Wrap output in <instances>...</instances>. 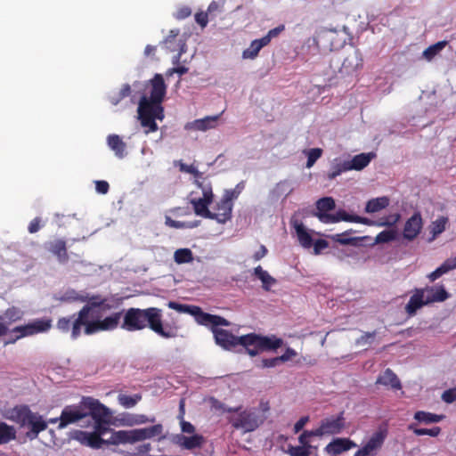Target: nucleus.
<instances>
[{"label":"nucleus","instance_id":"10","mask_svg":"<svg viewBox=\"0 0 456 456\" xmlns=\"http://www.w3.org/2000/svg\"><path fill=\"white\" fill-rule=\"evenodd\" d=\"M387 436V428H379L354 456H377Z\"/></svg>","mask_w":456,"mask_h":456},{"label":"nucleus","instance_id":"49","mask_svg":"<svg viewBox=\"0 0 456 456\" xmlns=\"http://www.w3.org/2000/svg\"><path fill=\"white\" fill-rule=\"evenodd\" d=\"M346 171H350L346 161L335 163L331 166L330 170L327 175V177L329 180H333L337 176L340 175L342 173Z\"/></svg>","mask_w":456,"mask_h":456},{"label":"nucleus","instance_id":"29","mask_svg":"<svg viewBox=\"0 0 456 456\" xmlns=\"http://www.w3.org/2000/svg\"><path fill=\"white\" fill-rule=\"evenodd\" d=\"M109 147L115 152L118 159H123L126 155V144L118 134H110L107 138Z\"/></svg>","mask_w":456,"mask_h":456},{"label":"nucleus","instance_id":"5","mask_svg":"<svg viewBox=\"0 0 456 456\" xmlns=\"http://www.w3.org/2000/svg\"><path fill=\"white\" fill-rule=\"evenodd\" d=\"M167 306L170 309L176 310L180 313H188L192 315L196 316L197 322L201 324L208 326V324H214V325H224V326H230L231 322L220 316V315H215L208 313H204L200 307L199 306H190L186 305H182L175 301H169L167 304Z\"/></svg>","mask_w":456,"mask_h":456},{"label":"nucleus","instance_id":"46","mask_svg":"<svg viewBox=\"0 0 456 456\" xmlns=\"http://www.w3.org/2000/svg\"><path fill=\"white\" fill-rule=\"evenodd\" d=\"M408 429L411 430L416 436H437L441 433V428L434 427L432 428H418L416 425L411 423L408 426Z\"/></svg>","mask_w":456,"mask_h":456},{"label":"nucleus","instance_id":"7","mask_svg":"<svg viewBox=\"0 0 456 456\" xmlns=\"http://www.w3.org/2000/svg\"><path fill=\"white\" fill-rule=\"evenodd\" d=\"M195 183L201 189L202 197L191 198L190 203L192 205L194 213L197 216L209 219L212 217V211L208 209V206L214 199L211 183L205 181L200 182L199 180H196Z\"/></svg>","mask_w":456,"mask_h":456},{"label":"nucleus","instance_id":"36","mask_svg":"<svg viewBox=\"0 0 456 456\" xmlns=\"http://www.w3.org/2000/svg\"><path fill=\"white\" fill-rule=\"evenodd\" d=\"M448 222V217L442 216L431 223L429 229L430 233L432 234V240H435L438 235L445 231Z\"/></svg>","mask_w":456,"mask_h":456},{"label":"nucleus","instance_id":"14","mask_svg":"<svg viewBox=\"0 0 456 456\" xmlns=\"http://www.w3.org/2000/svg\"><path fill=\"white\" fill-rule=\"evenodd\" d=\"M423 227V220L419 212H415L405 222L403 227V238L411 241L418 237Z\"/></svg>","mask_w":456,"mask_h":456},{"label":"nucleus","instance_id":"41","mask_svg":"<svg viewBox=\"0 0 456 456\" xmlns=\"http://www.w3.org/2000/svg\"><path fill=\"white\" fill-rule=\"evenodd\" d=\"M174 260L176 264H188L193 261V254L190 248H179L174 253Z\"/></svg>","mask_w":456,"mask_h":456},{"label":"nucleus","instance_id":"28","mask_svg":"<svg viewBox=\"0 0 456 456\" xmlns=\"http://www.w3.org/2000/svg\"><path fill=\"white\" fill-rule=\"evenodd\" d=\"M456 269V256L447 258L439 267L428 275V280L433 282L442 275Z\"/></svg>","mask_w":456,"mask_h":456},{"label":"nucleus","instance_id":"40","mask_svg":"<svg viewBox=\"0 0 456 456\" xmlns=\"http://www.w3.org/2000/svg\"><path fill=\"white\" fill-rule=\"evenodd\" d=\"M131 94V86L124 84L118 92H113L109 96V101L112 105H118L123 99Z\"/></svg>","mask_w":456,"mask_h":456},{"label":"nucleus","instance_id":"61","mask_svg":"<svg viewBox=\"0 0 456 456\" xmlns=\"http://www.w3.org/2000/svg\"><path fill=\"white\" fill-rule=\"evenodd\" d=\"M95 183V190L100 194H106L108 193L110 190V185L107 181L104 180H98L94 182Z\"/></svg>","mask_w":456,"mask_h":456},{"label":"nucleus","instance_id":"42","mask_svg":"<svg viewBox=\"0 0 456 456\" xmlns=\"http://www.w3.org/2000/svg\"><path fill=\"white\" fill-rule=\"evenodd\" d=\"M11 332L14 334V338L7 340L4 345L15 343L20 338L31 336L28 323L26 325L16 326L12 330Z\"/></svg>","mask_w":456,"mask_h":456},{"label":"nucleus","instance_id":"22","mask_svg":"<svg viewBox=\"0 0 456 456\" xmlns=\"http://www.w3.org/2000/svg\"><path fill=\"white\" fill-rule=\"evenodd\" d=\"M376 158L375 152L360 153L346 160L349 170L361 171L365 168L370 161Z\"/></svg>","mask_w":456,"mask_h":456},{"label":"nucleus","instance_id":"18","mask_svg":"<svg viewBox=\"0 0 456 456\" xmlns=\"http://www.w3.org/2000/svg\"><path fill=\"white\" fill-rule=\"evenodd\" d=\"M425 305H428V303L424 297L423 289H421V288L415 289L408 303L405 305L404 310L405 313L411 317L417 314L418 310Z\"/></svg>","mask_w":456,"mask_h":456},{"label":"nucleus","instance_id":"43","mask_svg":"<svg viewBox=\"0 0 456 456\" xmlns=\"http://www.w3.org/2000/svg\"><path fill=\"white\" fill-rule=\"evenodd\" d=\"M24 315L23 311L16 306H12L6 309L2 316L8 323H12L22 319Z\"/></svg>","mask_w":456,"mask_h":456},{"label":"nucleus","instance_id":"17","mask_svg":"<svg viewBox=\"0 0 456 456\" xmlns=\"http://www.w3.org/2000/svg\"><path fill=\"white\" fill-rule=\"evenodd\" d=\"M428 305L436 302H444L450 297L444 285L427 286L421 288Z\"/></svg>","mask_w":456,"mask_h":456},{"label":"nucleus","instance_id":"4","mask_svg":"<svg viewBox=\"0 0 456 456\" xmlns=\"http://www.w3.org/2000/svg\"><path fill=\"white\" fill-rule=\"evenodd\" d=\"M137 113L142 126L147 128V134L156 132L159 129L156 119L162 121L165 118L162 103L149 100L145 94L138 102Z\"/></svg>","mask_w":456,"mask_h":456},{"label":"nucleus","instance_id":"51","mask_svg":"<svg viewBox=\"0 0 456 456\" xmlns=\"http://www.w3.org/2000/svg\"><path fill=\"white\" fill-rule=\"evenodd\" d=\"M61 301L66 302H75V301H80L85 302L86 300V297L85 296L80 295L74 289H68L63 293V295L60 298Z\"/></svg>","mask_w":456,"mask_h":456},{"label":"nucleus","instance_id":"47","mask_svg":"<svg viewBox=\"0 0 456 456\" xmlns=\"http://www.w3.org/2000/svg\"><path fill=\"white\" fill-rule=\"evenodd\" d=\"M362 60L358 57V54L354 53L353 55H348L345 58L342 63V69L347 73L355 70L361 64Z\"/></svg>","mask_w":456,"mask_h":456},{"label":"nucleus","instance_id":"64","mask_svg":"<svg viewBox=\"0 0 456 456\" xmlns=\"http://www.w3.org/2000/svg\"><path fill=\"white\" fill-rule=\"evenodd\" d=\"M41 229V218L40 217H35L31 222L29 223L28 226V230L29 233H36Z\"/></svg>","mask_w":456,"mask_h":456},{"label":"nucleus","instance_id":"58","mask_svg":"<svg viewBox=\"0 0 456 456\" xmlns=\"http://www.w3.org/2000/svg\"><path fill=\"white\" fill-rule=\"evenodd\" d=\"M244 188V183L241 182L236 185L234 190L226 191L224 195V198H231V202H232L233 199H237L241 191Z\"/></svg>","mask_w":456,"mask_h":456},{"label":"nucleus","instance_id":"19","mask_svg":"<svg viewBox=\"0 0 456 456\" xmlns=\"http://www.w3.org/2000/svg\"><path fill=\"white\" fill-rule=\"evenodd\" d=\"M46 248L61 264H66L69 261V254L66 241L63 239H56L46 243Z\"/></svg>","mask_w":456,"mask_h":456},{"label":"nucleus","instance_id":"45","mask_svg":"<svg viewBox=\"0 0 456 456\" xmlns=\"http://www.w3.org/2000/svg\"><path fill=\"white\" fill-rule=\"evenodd\" d=\"M446 45V41H440L428 46L427 49L424 50L423 57L428 61H431L445 47Z\"/></svg>","mask_w":456,"mask_h":456},{"label":"nucleus","instance_id":"53","mask_svg":"<svg viewBox=\"0 0 456 456\" xmlns=\"http://www.w3.org/2000/svg\"><path fill=\"white\" fill-rule=\"evenodd\" d=\"M396 232L393 230L380 232L375 239L376 243H387L395 240Z\"/></svg>","mask_w":456,"mask_h":456},{"label":"nucleus","instance_id":"39","mask_svg":"<svg viewBox=\"0 0 456 456\" xmlns=\"http://www.w3.org/2000/svg\"><path fill=\"white\" fill-rule=\"evenodd\" d=\"M16 438V430L12 426L0 422V444H7Z\"/></svg>","mask_w":456,"mask_h":456},{"label":"nucleus","instance_id":"52","mask_svg":"<svg viewBox=\"0 0 456 456\" xmlns=\"http://www.w3.org/2000/svg\"><path fill=\"white\" fill-rule=\"evenodd\" d=\"M307 155V160H306V167L310 168L312 167L314 163L317 161L318 159L321 158L322 154V150L320 148H314L307 151H305Z\"/></svg>","mask_w":456,"mask_h":456},{"label":"nucleus","instance_id":"63","mask_svg":"<svg viewBox=\"0 0 456 456\" xmlns=\"http://www.w3.org/2000/svg\"><path fill=\"white\" fill-rule=\"evenodd\" d=\"M191 14V8L188 6H183L176 11L175 17L177 20H183V19L188 18Z\"/></svg>","mask_w":456,"mask_h":456},{"label":"nucleus","instance_id":"13","mask_svg":"<svg viewBox=\"0 0 456 456\" xmlns=\"http://www.w3.org/2000/svg\"><path fill=\"white\" fill-rule=\"evenodd\" d=\"M232 202H231V198L223 197L214 207L212 217L209 219L216 220L219 224H225L232 218Z\"/></svg>","mask_w":456,"mask_h":456},{"label":"nucleus","instance_id":"11","mask_svg":"<svg viewBox=\"0 0 456 456\" xmlns=\"http://www.w3.org/2000/svg\"><path fill=\"white\" fill-rule=\"evenodd\" d=\"M86 418V413L84 410L83 402H81L78 405H68L61 411L58 428L60 429L64 428L68 425L77 423V421Z\"/></svg>","mask_w":456,"mask_h":456},{"label":"nucleus","instance_id":"1","mask_svg":"<svg viewBox=\"0 0 456 456\" xmlns=\"http://www.w3.org/2000/svg\"><path fill=\"white\" fill-rule=\"evenodd\" d=\"M86 297V304L76 314L61 317L57 321V329L68 333L70 331L72 339L80 337L82 328L86 335H93L101 331H110L116 330L120 322L122 312H116L102 319L100 309L110 310L111 305L107 304V298L100 295H93Z\"/></svg>","mask_w":456,"mask_h":456},{"label":"nucleus","instance_id":"32","mask_svg":"<svg viewBox=\"0 0 456 456\" xmlns=\"http://www.w3.org/2000/svg\"><path fill=\"white\" fill-rule=\"evenodd\" d=\"M220 115L207 116L200 119H196L191 123V127L198 131H206L216 126Z\"/></svg>","mask_w":456,"mask_h":456},{"label":"nucleus","instance_id":"48","mask_svg":"<svg viewBox=\"0 0 456 456\" xmlns=\"http://www.w3.org/2000/svg\"><path fill=\"white\" fill-rule=\"evenodd\" d=\"M336 207L335 200L331 197H324L317 200V213H327L333 210Z\"/></svg>","mask_w":456,"mask_h":456},{"label":"nucleus","instance_id":"33","mask_svg":"<svg viewBox=\"0 0 456 456\" xmlns=\"http://www.w3.org/2000/svg\"><path fill=\"white\" fill-rule=\"evenodd\" d=\"M31 336L47 332L52 328V320L50 318L36 319L28 323Z\"/></svg>","mask_w":456,"mask_h":456},{"label":"nucleus","instance_id":"26","mask_svg":"<svg viewBox=\"0 0 456 456\" xmlns=\"http://www.w3.org/2000/svg\"><path fill=\"white\" fill-rule=\"evenodd\" d=\"M291 224L296 230L300 245L305 248H310L313 246V238L306 231L304 224L298 220L291 221Z\"/></svg>","mask_w":456,"mask_h":456},{"label":"nucleus","instance_id":"50","mask_svg":"<svg viewBox=\"0 0 456 456\" xmlns=\"http://www.w3.org/2000/svg\"><path fill=\"white\" fill-rule=\"evenodd\" d=\"M199 221H195L193 223H185L181 221L173 220L170 217L166 218V224L169 227L175 228V229H184V228H194L197 227L199 224Z\"/></svg>","mask_w":456,"mask_h":456},{"label":"nucleus","instance_id":"6","mask_svg":"<svg viewBox=\"0 0 456 456\" xmlns=\"http://www.w3.org/2000/svg\"><path fill=\"white\" fill-rule=\"evenodd\" d=\"M265 417L259 415L256 408L246 409L230 419L232 426L236 429H242L244 432L256 430L263 422Z\"/></svg>","mask_w":456,"mask_h":456},{"label":"nucleus","instance_id":"27","mask_svg":"<svg viewBox=\"0 0 456 456\" xmlns=\"http://www.w3.org/2000/svg\"><path fill=\"white\" fill-rule=\"evenodd\" d=\"M30 428V431L27 434L30 439L37 437L41 431H44L47 428V423L43 419V417L38 413H34L31 421L28 422V426Z\"/></svg>","mask_w":456,"mask_h":456},{"label":"nucleus","instance_id":"34","mask_svg":"<svg viewBox=\"0 0 456 456\" xmlns=\"http://www.w3.org/2000/svg\"><path fill=\"white\" fill-rule=\"evenodd\" d=\"M353 230L352 229H349L342 233H337V234H333V235H330L329 236V238L334 241V242H338L341 245H357V242L359 241V238H355V237H348L351 233H353Z\"/></svg>","mask_w":456,"mask_h":456},{"label":"nucleus","instance_id":"37","mask_svg":"<svg viewBox=\"0 0 456 456\" xmlns=\"http://www.w3.org/2000/svg\"><path fill=\"white\" fill-rule=\"evenodd\" d=\"M336 216L338 219V222L345 221V222H351V223H357V224H371V221L368 219L367 217L359 216L356 215H349L345 210H338L336 213Z\"/></svg>","mask_w":456,"mask_h":456},{"label":"nucleus","instance_id":"54","mask_svg":"<svg viewBox=\"0 0 456 456\" xmlns=\"http://www.w3.org/2000/svg\"><path fill=\"white\" fill-rule=\"evenodd\" d=\"M261 48L259 47L256 40H253L249 47L243 51L242 56L245 59H254L257 56Z\"/></svg>","mask_w":456,"mask_h":456},{"label":"nucleus","instance_id":"56","mask_svg":"<svg viewBox=\"0 0 456 456\" xmlns=\"http://www.w3.org/2000/svg\"><path fill=\"white\" fill-rule=\"evenodd\" d=\"M377 335V331L372 332H364L360 338H358L355 341L357 346H365L367 344H371L374 338Z\"/></svg>","mask_w":456,"mask_h":456},{"label":"nucleus","instance_id":"38","mask_svg":"<svg viewBox=\"0 0 456 456\" xmlns=\"http://www.w3.org/2000/svg\"><path fill=\"white\" fill-rule=\"evenodd\" d=\"M444 419V415H437L431 412L423 411H416L414 414V419L420 423L430 424L440 422Z\"/></svg>","mask_w":456,"mask_h":456},{"label":"nucleus","instance_id":"21","mask_svg":"<svg viewBox=\"0 0 456 456\" xmlns=\"http://www.w3.org/2000/svg\"><path fill=\"white\" fill-rule=\"evenodd\" d=\"M376 385H381L393 390H400L402 388L399 378L389 368L386 369L378 376Z\"/></svg>","mask_w":456,"mask_h":456},{"label":"nucleus","instance_id":"2","mask_svg":"<svg viewBox=\"0 0 456 456\" xmlns=\"http://www.w3.org/2000/svg\"><path fill=\"white\" fill-rule=\"evenodd\" d=\"M210 326L216 345L225 350L242 346L250 356H256L261 352L276 350L283 344V340L274 335L262 336L249 333L237 337L226 330L218 328L219 325L210 324Z\"/></svg>","mask_w":456,"mask_h":456},{"label":"nucleus","instance_id":"62","mask_svg":"<svg viewBox=\"0 0 456 456\" xmlns=\"http://www.w3.org/2000/svg\"><path fill=\"white\" fill-rule=\"evenodd\" d=\"M281 360H279V356L273 358L262 359L261 364L259 365L262 368H273L281 363Z\"/></svg>","mask_w":456,"mask_h":456},{"label":"nucleus","instance_id":"8","mask_svg":"<svg viewBox=\"0 0 456 456\" xmlns=\"http://www.w3.org/2000/svg\"><path fill=\"white\" fill-rule=\"evenodd\" d=\"M86 418L91 417L94 423H110L111 411L97 399L85 397L82 400Z\"/></svg>","mask_w":456,"mask_h":456},{"label":"nucleus","instance_id":"16","mask_svg":"<svg viewBox=\"0 0 456 456\" xmlns=\"http://www.w3.org/2000/svg\"><path fill=\"white\" fill-rule=\"evenodd\" d=\"M354 447H356V444L353 440L337 437L325 446L324 451L329 455L337 456Z\"/></svg>","mask_w":456,"mask_h":456},{"label":"nucleus","instance_id":"57","mask_svg":"<svg viewBox=\"0 0 456 456\" xmlns=\"http://www.w3.org/2000/svg\"><path fill=\"white\" fill-rule=\"evenodd\" d=\"M315 216L323 224L338 223V219L337 218L336 214L316 213Z\"/></svg>","mask_w":456,"mask_h":456},{"label":"nucleus","instance_id":"44","mask_svg":"<svg viewBox=\"0 0 456 456\" xmlns=\"http://www.w3.org/2000/svg\"><path fill=\"white\" fill-rule=\"evenodd\" d=\"M118 403L125 408L129 409L135 406L141 400L142 395L135 394L134 395H127L120 394L118 396Z\"/></svg>","mask_w":456,"mask_h":456},{"label":"nucleus","instance_id":"30","mask_svg":"<svg viewBox=\"0 0 456 456\" xmlns=\"http://www.w3.org/2000/svg\"><path fill=\"white\" fill-rule=\"evenodd\" d=\"M254 275L261 281L262 288L265 291H269L272 286L277 283L276 279L271 276L267 271L264 270L261 265H258L254 269Z\"/></svg>","mask_w":456,"mask_h":456},{"label":"nucleus","instance_id":"35","mask_svg":"<svg viewBox=\"0 0 456 456\" xmlns=\"http://www.w3.org/2000/svg\"><path fill=\"white\" fill-rule=\"evenodd\" d=\"M389 205V199L387 197H380L370 200L365 207L367 213L379 212L381 209L386 208Z\"/></svg>","mask_w":456,"mask_h":456},{"label":"nucleus","instance_id":"31","mask_svg":"<svg viewBox=\"0 0 456 456\" xmlns=\"http://www.w3.org/2000/svg\"><path fill=\"white\" fill-rule=\"evenodd\" d=\"M123 425L127 427H133L135 425H142L146 423H153L155 422V417L149 418L144 414H130L127 413L122 419Z\"/></svg>","mask_w":456,"mask_h":456},{"label":"nucleus","instance_id":"23","mask_svg":"<svg viewBox=\"0 0 456 456\" xmlns=\"http://www.w3.org/2000/svg\"><path fill=\"white\" fill-rule=\"evenodd\" d=\"M205 442V438L202 435L194 434L191 436H186L180 435L177 436V444L186 450H193L200 448Z\"/></svg>","mask_w":456,"mask_h":456},{"label":"nucleus","instance_id":"59","mask_svg":"<svg viewBox=\"0 0 456 456\" xmlns=\"http://www.w3.org/2000/svg\"><path fill=\"white\" fill-rule=\"evenodd\" d=\"M311 436H315L314 434V430H305L299 436L298 440L302 447H307L308 449L310 448L309 438Z\"/></svg>","mask_w":456,"mask_h":456},{"label":"nucleus","instance_id":"55","mask_svg":"<svg viewBox=\"0 0 456 456\" xmlns=\"http://www.w3.org/2000/svg\"><path fill=\"white\" fill-rule=\"evenodd\" d=\"M180 30L178 28L171 29L167 37L163 40V44L168 48L170 51H175L176 48L173 46V41L178 37Z\"/></svg>","mask_w":456,"mask_h":456},{"label":"nucleus","instance_id":"9","mask_svg":"<svg viewBox=\"0 0 456 456\" xmlns=\"http://www.w3.org/2000/svg\"><path fill=\"white\" fill-rule=\"evenodd\" d=\"M346 428L344 412L337 416H330L321 420L320 426L314 429L315 436H335L342 432Z\"/></svg>","mask_w":456,"mask_h":456},{"label":"nucleus","instance_id":"12","mask_svg":"<svg viewBox=\"0 0 456 456\" xmlns=\"http://www.w3.org/2000/svg\"><path fill=\"white\" fill-rule=\"evenodd\" d=\"M145 89L149 90V100L157 102V103L163 102L167 94V85L161 74H155L154 77L147 82Z\"/></svg>","mask_w":456,"mask_h":456},{"label":"nucleus","instance_id":"24","mask_svg":"<svg viewBox=\"0 0 456 456\" xmlns=\"http://www.w3.org/2000/svg\"><path fill=\"white\" fill-rule=\"evenodd\" d=\"M134 444L133 430H118L111 431V436L109 439L105 440V444Z\"/></svg>","mask_w":456,"mask_h":456},{"label":"nucleus","instance_id":"15","mask_svg":"<svg viewBox=\"0 0 456 456\" xmlns=\"http://www.w3.org/2000/svg\"><path fill=\"white\" fill-rule=\"evenodd\" d=\"M102 431L90 433L79 430L76 432L75 438L84 445L99 449L105 444V439L102 438Z\"/></svg>","mask_w":456,"mask_h":456},{"label":"nucleus","instance_id":"20","mask_svg":"<svg viewBox=\"0 0 456 456\" xmlns=\"http://www.w3.org/2000/svg\"><path fill=\"white\" fill-rule=\"evenodd\" d=\"M134 436V442H141L146 439H151L157 436H161L163 434L162 424H155L151 427L132 429Z\"/></svg>","mask_w":456,"mask_h":456},{"label":"nucleus","instance_id":"3","mask_svg":"<svg viewBox=\"0 0 456 456\" xmlns=\"http://www.w3.org/2000/svg\"><path fill=\"white\" fill-rule=\"evenodd\" d=\"M149 327L159 336L164 338L176 337V329L169 325L164 327L162 322V310L158 307L140 309L131 307L127 309L123 317L121 328L127 331L141 330Z\"/></svg>","mask_w":456,"mask_h":456},{"label":"nucleus","instance_id":"60","mask_svg":"<svg viewBox=\"0 0 456 456\" xmlns=\"http://www.w3.org/2000/svg\"><path fill=\"white\" fill-rule=\"evenodd\" d=\"M290 456H309V450L307 447L292 446L289 448Z\"/></svg>","mask_w":456,"mask_h":456},{"label":"nucleus","instance_id":"25","mask_svg":"<svg viewBox=\"0 0 456 456\" xmlns=\"http://www.w3.org/2000/svg\"><path fill=\"white\" fill-rule=\"evenodd\" d=\"M34 413L35 412H32L28 406L20 405L12 409L11 418L21 427H26L28 422L31 421V418H33Z\"/></svg>","mask_w":456,"mask_h":456}]
</instances>
